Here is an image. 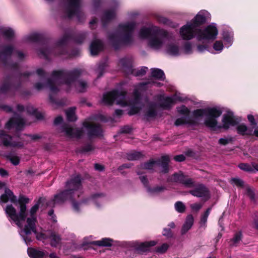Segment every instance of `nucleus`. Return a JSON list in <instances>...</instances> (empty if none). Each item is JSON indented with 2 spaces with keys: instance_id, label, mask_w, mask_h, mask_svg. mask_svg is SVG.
<instances>
[{
  "instance_id": "1",
  "label": "nucleus",
  "mask_w": 258,
  "mask_h": 258,
  "mask_svg": "<svg viewBox=\"0 0 258 258\" xmlns=\"http://www.w3.org/2000/svg\"><path fill=\"white\" fill-rule=\"evenodd\" d=\"M45 199L41 198L37 203L27 212L26 204L29 202V199L26 197H21L19 199L20 212L17 213L16 209L11 205L6 206L5 212L9 220L14 222L20 228L19 234L26 244L32 241L31 235L36 234V238L39 240L46 238L44 234L37 233L36 230L37 217L36 212L40 206L45 203Z\"/></svg>"
},
{
  "instance_id": "2",
  "label": "nucleus",
  "mask_w": 258,
  "mask_h": 258,
  "mask_svg": "<svg viewBox=\"0 0 258 258\" xmlns=\"http://www.w3.org/2000/svg\"><path fill=\"white\" fill-rule=\"evenodd\" d=\"M152 78L150 81L143 82L136 86L134 92V99L128 101L126 98L125 93L123 91H112L105 93L102 99V102L106 105H111L114 101L121 106H129L130 110L129 114L133 115L138 113L141 108L140 102V92L145 90L150 85L160 86L161 84L154 81L155 79L163 80L165 78L164 72L158 69L151 70Z\"/></svg>"
},
{
  "instance_id": "3",
  "label": "nucleus",
  "mask_w": 258,
  "mask_h": 258,
  "mask_svg": "<svg viewBox=\"0 0 258 258\" xmlns=\"http://www.w3.org/2000/svg\"><path fill=\"white\" fill-rule=\"evenodd\" d=\"M67 189L54 196V199L48 204L50 206L61 204L69 200L72 205L73 210L79 212L81 210V204L93 205L97 208H100L102 205L101 199L104 195L102 194H93L84 198L81 202L77 201L83 192L81 184V177L79 175L72 177L67 182Z\"/></svg>"
},
{
  "instance_id": "4",
  "label": "nucleus",
  "mask_w": 258,
  "mask_h": 258,
  "mask_svg": "<svg viewBox=\"0 0 258 258\" xmlns=\"http://www.w3.org/2000/svg\"><path fill=\"white\" fill-rule=\"evenodd\" d=\"M80 74L79 70H75L71 73L62 71H55L53 72L51 78L47 81L46 83L38 82L35 84V88L39 91L48 88L49 91V98L53 102L52 95L56 94L60 88H63L69 91L73 88L78 92H84L88 85L86 82L77 80L78 76Z\"/></svg>"
},
{
  "instance_id": "5",
  "label": "nucleus",
  "mask_w": 258,
  "mask_h": 258,
  "mask_svg": "<svg viewBox=\"0 0 258 258\" xmlns=\"http://www.w3.org/2000/svg\"><path fill=\"white\" fill-rule=\"evenodd\" d=\"M223 111V107L217 106L195 110L193 112V115L196 118L204 117V125L211 131L227 130L236 125L237 121L234 113L229 109L226 110L222 116L221 121H219V118Z\"/></svg>"
},
{
  "instance_id": "6",
  "label": "nucleus",
  "mask_w": 258,
  "mask_h": 258,
  "mask_svg": "<svg viewBox=\"0 0 258 258\" xmlns=\"http://www.w3.org/2000/svg\"><path fill=\"white\" fill-rule=\"evenodd\" d=\"M138 14L136 12L128 13L127 16L130 21L120 23L115 32L109 35V40L113 45H127L133 42V33L137 27V23L134 19Z\"/></svg>"
},
{
  "instance_id": "7",
  "label": "nucleus",
  "mask_w": 258,
  "mask_h": 258,
  "mask_svg": "<svg viewBox=\"0 0 258 258\" xmlns=\"http://www.w3.org/2000/svg\"><path fill=\"white\" fill-rule=\"evenodd\" d=\"M218 34L217 25L212 23L203 29H198L197 32V39L203 43L209 42L216 39Z\"/></svg>"
},
{
  "instance_id": "8",
  "label": "nucleus",
  "mask_w": 258,
  "mask_h": 258,
  "mask_svg": "<svg viewBox=\"0 0 258 258\" xmlns=\"http://www.w3.org/2000/svg\"><path fill=\"white\" fill-rule=\"evenodd\" d=\"M168 33L159 28V31L154 33L152 36L150 37L148 41V46L154 50H159L164 48L165 44L168 40Z\"/></svg>"
},
{
  "instance_id": "9",
  "label": "nucleus",
  "mask_w": 258,
  "mask_h": 258,
  "mask_svg": "<svg viewBox=\"0 0 258 258\" xmlns=\"http://www.w3.org/2000/svg\"><path fill=\"white\" fill-rule=\"evenodd\" d=\"M119 65L121 67L127 74H133L135 76H142L148 71V68L133 69V60L131 58L125 57L121 59L119 61Z\"/></svg>"
},
{
  "instance_id": "10",
  "label": "nucleus",
  "mask_w": 258,
  "mask_h": 258,
  "mask_svg": "<svg viewBox=\"0 0 258 258\" xmlns=\"http://www.w3.org/2000/svg\"><path fill=\"white\" fill-rule=\"evenodd\" d=\"M198 29L192 22L188 21L180 28L179 36L184 40H190L194 37L197 38Z\"/></svg>"
},
{
  "instance_id": "11",
  "label": "nucleus",
  "mask_w": 258,
  "mask_h": 258,
  "mask_svg": "<svg viewBox=\"0 0 258 258\" xmlns=\"http://www.w3.org/2000/svg\"><path fill=\"white\" fill-rule=\"evenodd\" d=\"M184 100V97L179 93H176L172 96H165L164 95L158 96L160 106L163 109H168L177 101H183Z\"/></svg>"
},
{
  "instance_id": "12",
  "label": "nucleus",
  "mask_w": 258,
  "mask_h": 258,
  "mask_svg": "<svg viewBox=\"0 0 258 258\" xmlns=\"http://www.w3.org/2000/svg\"><path fill=\"white\" fill-rule=\"evenodd\" d=\"M169 157L168 156H164L158 161H150L142 165V168L145 169H153L156 166L161 167V171L162 173H167L169 171L168 163Z\"/></svg>"
},
{
  "instance_id": "13",
  "label": "nucleus",
  "mask_w": 258,
  "mask_h": 258,
  "mask_svg": "<svg viewBox=\"0 0 258 258\" xmlns=\"http://www.w3.org/2000/svg\"><path fill=\"white\" fill-rule=\"evenodd\" d=\"M164 50L166 54L171 56H178L182 54V50L178 42L172 39L169 36Z\"/></svg>"
},
{
  "instance_id": "14",
  "label": "nucleus",
  "mask_w": 258,
  "mask_h": 258,
  "mask_svg": "<svg viewBox=\"0 0 258 258\" xmlns=\"http://www.w3.org/2000/svg\"><path fill=\"white\" fill-rule=\"evenodd\" d=\"M81 0H67V5L65 7L66 16L70 18L74 16H79L80 12Z\"/></svg>"
},
{
  "instance_id": "15",
  "label": "nucleus",
  "mask_w": 258,
  "mask_h": 258,
  "mask_svg": "<svg viewBox=\"0 0 258 258\" xmlns=\"http://www.w3.org/2000/svg\"><path fill=\"white\" fill-rule=\"evenodd\" d=\"M178 113L182 116L178 118L175 122V124L177 126L185 124L191 123V119L190 117V110L184 105H181L176 108Z\"/></svg>"
},
{
  "instance_id": "16",
  "label": "nucleus",
  "mask_w": 258,
  "mask_h": 258,
  "mask_svg": "<svg viewBox=\"0 0 258 258\" xmlns=\"http://www.w3.org/2000/svg\"><path fill=\"white\" fill-rule=\"evenodd\" d=\"M159 31V27L152 24H149L141 28L138 33V37L140 39H147L148 41L149 38L152 36L154 33H157Z\"/></svg>"
},
{
  "instance_id": "17",
  "label": "nucleus",
  "mask_w": 258,
  "mask_h": 258,
  "mask_svg": "<svg viewBox=\"0 0 258 258\" xmlns=\"http://www.w3.org/2000/svg\"><path fill=\"white\" fill-rule=\"evenodd\" d=\"M83 127L87 131L89 137L101 135V129L100 126L92 119L84 121Z\"/></svg>"
},
{
  "instance_id": "18",
  "label": "nucleus",
  "mask_w": 258,
  "mask_h": 258,
  "mask_svg": "<svg viewBox=\"0 0 258 258\" xmlns=\"http://www.w3.org/2000/svg\"><path fill=\"white\" fill-rule=\"evenodd\" d=\"M61 132L65 136L70 139L80 138L84 133L82 128H74L69 125L63 126Z\"/></svg>"
},
{
  "instance_id": "19",
  "label": "nucleus",
  "mask_w": 258,
  "mask_h": 258,
  "mask_svg": "<svg viewBox=\"0 0 258 258\" xmlns=\"http://www.w3.org/2000/svg\"><path fill=\"white\" fill-rule=\"evenodd\" d=\"M210 19V13L207 10H202L199 11L195 17L190 21L198 27Z\"/></svg>"
},
{
  "instance_id": "20",
  "label": "nucleus",
  "mask_w": 258,
  "mask_h": 258,
  "mask_svg": "<svg viewBox=\"0 0 258 258\" xmlns=\"http://www.w3.org/2000/svg\"><path fill=\"white\" fill-rule=\"evenodd\" d=\"M168 181L181 183L187 187H191L193 185L192 179L186 178L181 172L174 173L172 176L169 178Z\"/></svg>"
},
{
  "instance_id": "21",
  "label": "nucleus",
  "mask_w": 258,
  "mask_h": 258,
  "mask_svg": "<svg viewBox=\"0 0 258 258\" xmlns=\"http://www.w3.org/2000/svg\"><path fill=\"white\" fill-rule=\"evenodd\" d=\"M140 178L142 182L146 187L147 191L148 192V194L151 196L156 195L160 193L163 192L166 190L165 186L162 185L150 187L148 185V179L145 176H141L140 177Z\"/></svg>"
},
{
  "instance_id": "22",
  "label": "nucleus",
  "mask_w": 258,
  "mask_h": 258,
  "mask_svg": "<svg viewBox=\"0 0 258 258\" xmlns=\"http://www.w3.org/2000/svg\"><path fill=\"white\" fill-rule=\"evenodd\" d=\"M190 193L195 197L202 198L205 201L210 198L209 190L203 184L199 185L195 189L190 190Z\"/></svg>"
},
{
  "instance_id": "23",
  "label": "nucleus",
  "mask_w": 258,
  "mask_h": 258,
  "mask_svg": "<svg viewBox=\"0 0 258 258\" xmlns=\"http://www.w3.org/2000/svg\"><path fill=\"white\" fill-rule=\"evenodd\" d=\"M0 140L3 145L7 147H21L23 144L20 142H16L13 141L12 137L5 134L4 131L0 132Z\"/></svg>"
},
{
  "instance_id": "24",
  "label": "nucleus",
  "mask_w": 258,
  "mask_h": 258,
  "mask_svg": "<svg viewBox=\"0 0 258 258\" xmlns=\"http://www.w3.org/2000/svg\"><path fill=\"white\" fill-rule=\"evenodd\" d=\"M25 122L23 118L18 116H15L12 118L6 124V127L7 129H11L15 127L17 130H21Z\"/></svg>"
},
{
  "instance_id": "25",
  "label": "nucleus",
  "mask_w": 258,
  "mask_h": 258,
  "mask_svg": "<svg viewBox=\"0 0 258 258\" xmlns=\"http://www.w3.org/2000/svg\"><path fill=\"white\" fill-rule=\"evenodd\" d=\"M27 253L30 258H47L48 253L43 249L34 247H29Z\"/></svg>"
},
{
  "instance_id": "26",
  "label": "nucleus",
  "mask_w": 258,
  "mask_h": 258,
  "mask_svg": "<svg viewBox=\"0 0 258 258\" xmlns=\"http://www.w3.org/2000/svg\"><path fill=\"white\" fill-rule=\"evenodd\" d=\"M233 32L230 30H224L222 33V41L226 48L230 47L233 42Z\"/></svg>"
},
{
  "instance_id": "27",
  "label": "nucleus",
  "mask_w": 258,
  "mask_h": 258,
  "mask_svg": "<svg viewBox=\"0 0 258 258\" xmlns=\"http://www.w3.org/2000/svg\"><path fill=\"white\" fill-rule=\"evenodd\" d=\"M9 201L15 204L17 201V199L13 192L9 189L6 188L5 194L2 195L0 198V202L6 203Z\"/></svg>"
},
{
  "instance_id": "28",
  "label": "nucleus",
  "mask_w": 258,
  "mask_h": 258,
  "mask_svg": "<svg viewBox=\"0 0 258 258\" xmlns=\"http://www.w3.org/2000/svg\"><path fill=\"white\" fill-rule=\"evenodd\" d=\"M103 48L102 42L98 39L94 40L90 44V50L92 55H96Z\"/></svg>"
},
{
  "instance_id": "29",
  "label": "nucleus",
  "mask_w": 258,
  "mask_h": 258,
  "mask_svg": "<svg viewBox=\"0 0 258 258\" xmlns=\"http://www.w3.org/2000/svg\"><path fill=\"white\" fill-rule=\"evenodd\" d=\"M194 219L191 215H188L182 226L181 229V233L183 235L185 234L192 226L194 224Z\"/></svg>"
},
{
  "instance_id": "30",
  "label": "nucleus",
  "mask_w": 258,
  "mask_h": 258,
  "mask_svg": "<svg viewBox=\"0 0 258 258\" xmlns=\"http://www.w3.org/2000/svg\"><path fill=\"white\" fill-rule=\"evenodd\" d=\"M114 242V240L110 238H103L100 240L93 241L91 242L93 245L102 246L110 247L111 246Z\"/></svg>"
},
{
  "instance_id": "31",
  "label": "nucleus",
  "mask_w": 258,
  "mask_h": 258,
  "mask_svg": "<svg viewBox=\"0 0 258 258\" xmlns=\"http://www.w3.org/2000/svg\"><path fill=\"white\" fill-rule=\"evenodd\" d=\"M50 243L51 246L55 247H60L61 245V238L59 235L52 233L50 236Z\"/></svg>"
},
{
  "instance_id": "32",
  "label": "nucleus",
  "mask_w": 258,
  "mask_h": 258,
  "mask_svg": "<svg viewBox=\"0 0 258 258\" xmlns=\"http://www.w3.org/2000/svg\"><path fill=\"white\" fill-rule=\"evenodd\" d=\"M15 52V48L10 45L5 46L2 52H0V59L5 60Z\"/></svg>"
},
{
  "instance_id": "33",
  "label": "nucleus",
  "mask_w": 258,
  "mask_h": 258,
  "mask_svg": "<svg viewBox=\"0 0 258 258\" xmlns=\"http://www.w3.org/2000/svg\"><path fill=\"white\" fill-rule=\"evenodd\" d=\"M157 243L155 240L141 242L138 244L137 248L141 251H146L149 249L150 247L155 246Z\"/></svg>"
},
{
  "instance_id": "34",
  "label": "nucleus",
  "mask_w": 258,
  "mask_h": 258,
  "mask_svg": "<svg viewBox=\"0 0 258 258\" xmlns=\"http://www.w3.org/2000/svg\"><path fill=\"white\" fill-rule=\"evenodd\" d=\"M238 167L240 169L249 172L258 171V164L255 163H252L251 164L241 163L238 165Z\"/></svg>"
},
{
  "instance_id": "35",
  "label": "nucleus",
  "mask_w": 258,
  "mask_h": 258,
  "mask_svg": "<svg viewBox=\"0 0 258 258\" xmlns=\"http://www.w3.org/2000/svg\"><path fill=\"white\" fill-rule=\"evenodd\" d=\"M224 46L222 40H216L213 43L212 45L213 50H211L210 52L214 54L220 53L222 51Z\"/></svg>"
},
{
  "instance_id": "36",
  "label": "nucleus",
  "mask_w": 258,
  "mask_h": 258,
  "mask_svg": "<svg viewBox=\"0 0 258 258\" xmlns=\"http://www.w3.org/2000/svg\"><path fill=\"white\" fill-rule=\"evenodd\" d=\"M116 15V10L115 9L108 10L105 11L102 17V21L104 22L108 21L114 18Z\"/></svg>"
},
{
  "instance_id": "37",
  "label": "nucleus",
  "mask_w": 258,
  "mask_h": 258,
  "mask_svg": "<svg viewBox=\"0 0 258 258\" xmlns=\"http://www.w3.org/2000/svg\"><path fill=\"white\" fill-rule=\"evenodd\" d=\"M157 105L155 104H150L148 105V108L146 109V115L147 117H153L155 116L156 112V109Z\"/></svg>"
},
{
  "instance_id": "38",
  "label": "nucleus",
  "mask_w": 258,
  "mask_h": 258,
  "mask_svg": "<svg viewBox=\"0 0 258 258\" xmlns=\"http://www.w3.org/2000/svg\"><path fill=\"white\" fill-rule=\"evenodd\" d=\"M211 207L208 208L207 210L202 215L200 221V225L201 227H205L206 226L208 218L211 212Z\"/></svg>"
},
{
  "instance_id": "39",
  "label": "nucleus",
  "mask_w": 258,
  "mask_h": 258,
  "mask_svg": "<svg viewBox=\"0 0 258 258\" xmlns=\"http://www.w3.org/2000/svg\"><path fill=\"white\" fill-rule=\"evenodd\" d=\"M237 130L239 134L241 135H250L252 131L248 129L244 124H240L237 127Z\"/></svg>"
},
{
  "instance_id": "40",
  "label": "nucleus",
  "mask_w": 258,
  "mask_h": 258,
  "mask_svg": "<svg viewBox=\"0 0 258 258\" xmlns=\"http://www.w3.org/2000/svg\"><path fill=\"white\" fill-rule=\"evenodd\" d=\"M75 109L76 108L75 107H71L66 111L67 117L69 121H73L77 119L75 114Z\"/></svg>"
},
{
  "instance_id": "41",
  "label": "nucleus",
  "mask_w": 258,
  "mask_h": 258,
  "mask_svg": "<svg viewBox=\"0 0 258 258\" xmlns=\"http://www.w3.org/2000/svg\"><path fill=\"white\" fill-rule=\"evenodd\" d=\"M182 54L185 53L186 54H189L193 52V47L191 42H185L182 48Z\"/></svg>"
},
{
  "instance_id": "42",
  "label": "nucleus",
  "mask_w": 258,
  "mask_h": 258,
  "mask_svg": "<svg viewBox=\"0 0 258 258\" xmlns=\"http://www.w3.org/2000/svg\"><path fill=\"white\" fill-rule=\"evenodd\" d=\"M0 31L2 32L4 35L7 38H11L14 35L13 30L9 28H4L0 29Z\"/></svg>"
},
{
  "instance_id": "43",
  "label": "nucleus",
  "mask_w": 258,
  "mask_h": 258,
  "mask_svg": "<svg viewBox=\"0 0 258 258\" xmlns=\"http://www.w3.org/2000/svg\"><path fill=\"white\" fill-rule=\"evenodd\" d=\"M175 210L178 213H183L185 210V206L181 202H177L174 205Z\"/></svg>"
},
{
  "instance_id": "44",
  "label": "nucleus",
  "mask_w": 258,
  "mask_h": 258,
  "mask_svg": "<svg viewBox=\"0 0 258 258\" xmlns=\"http://www.w3.org/2000/svg\"><path fill=\"white\" fill-rule=\"evenodd\" d=\"M241 233L240 232H237L234 235L233 238L231 240V244L233 245H236L241 240Z\"/></svg>"
},
{
  "instance_id": "45",
  "label": "nucleus",
  "mask_w": 258,
  "mask_h": 258,
  "mask_svg": "<svg viewBox=\"0 0 258 258\" xmlns=\"http://www.w3.org/2000/svg\"><path fill=\"white\" fill-rule=\"evenodd\" d=\"M232 141V138L231 137H224L223 138H220L219 141L218 143L219 144L223 146H225L230 143H231Z\"/></svg>"
},
{
  "instance_id": "46",
  "label": "nucleus",
  "mask_w": 258,
  "mask_h": 258,
  "mask_svg": "<svg viewBox=\"0 0 258 258\" xmlns=\"http://www.w3.org/2000/svg\"><path fill=\"white\" fill-rule=\"evenodd\" d=\"M231 183L238 187H242L244 186V182L240 179L233 178L230 180Z\"/></svg>"
},
{
  "instance_id": "47",
  "label": "nucleus",
  "mask_w": 258,
  "mask_h": 258,
  "mask_svg": "<svg viewBox=\"0 0 258 258\" xmlns=\"http://www.w3.org/2000/svg\"><path fill=\"white\" fill-rule=\"evenodd\" d=\"M7 157L14 165H17L19 164L20 158L18 156L9 155Z\"/></svg>"
},
{
  "instance_id": "48",
  "label": "nucleus",
  "mask_w": 258,
  "mask_h": 258,
  "mask_svg": "<svg viewBox=\"0 0 258 258\" xmlns=\"http://www.w3.org/2000/svg\"><path fill=\"white\" fill-rule=\"evenodd\" d=\"M197 50L199 52L203 53L206 51H211V50L209 49L208 45L205 44H198L197 46Z\"/></svg>"
},
{
  "instance_id": "49",
  "label": "nucleus",
  "mask_w": 258,
  "mask_h": 258,
  "mask_svg": "<svg viewBox=\"0 0 258 258\" xmlns=\"http://www.w3.org/2000/svg\"><path fill=\"white\" fill-rule=\"evenodd\" d=\"M169 248V245L167 243H164L160 246L157 248V251L159 253H163L165 252Z\"/></svg>"
},
{
  "instance_id": "50",
  "label": "nucleus",
  "mask_w": 258,
  "mask_h": 258,
  "mask_svg": "<svg viewBox=\"0 0 258 258\" xmlns=\"http://www.w3.org/2000/svg\"><path fill=\"white\" fill-rule=\"evenodd\" d=\"M156 19L159 22L164 24H167L169 22V20L167 18L161 15H157Z\"/></svg>"
},
{
  "instance_id": "51",
  "label": "nucleus",
  "mask_w": 258,
  "mask_h": 258,
  "mask_svg": "<svg viewBox=\"0 0 258 258\" xmlns=\"http://www.w3.org/2000/svg\"><path fill=\"white\" fill-rule=\"evenodd\" d=\"M190 207L192 210L197 212L201 209L202 205L199 203H194L191 204Z\"/></svg>"
},
{
  "instance_id": "52",
  "label": "nucleus",
  "mask_w": 258,
  "mask_h": 258,
  "mask_svg": "<svg viewBox=\"0 0 258 258\" xmlns=\"http://www.w3.org/2000/svg\"><path fill=\"white\" fill-rule=\"evenodd\" d=\"M163 235L169 238L171 237L173 234L170 228H165L163 231Z\"/></svg>"
},
{
  "instance_id": "53",
  "label": "nucleus",
  "mask_w": 258,
  "mask_h": 258,
  "mask_svg": "<svg viewBox=\"0 0 258 258\" xmlns=\"http://www.w3.org/2000/svg\"><path fill=\"white\" fill-rule=\"evenodd\" d=\"M38 38V35L37 33H33L29 35L27 39L28 41H35L37 40Z\"/></svg>"
},
{
  "instance_id": "54",
  "label": "nucleus",
  "mask_w": 258,
  "mask_h": 258,
  "mask_svg": "<svg viewBox=\"0 0 258 258\" xmlns=\"http://www.w3.org/2000/svg\"><path fill=\"white\" fill-rule=\"evenodd\" d=\"M9 86L5 84L0 86V94L5 93L9 89Z\"/></svg>"
},
{
  "instance_id": "55",
  "label": "nucleus",
  "mask_w": 258,
  "mask_h": 258,
  "mask_svg": "<svg viewBox=\"0 0 258 258\" xmlns=\"http://www.w3.org/2000/svg\"><path fill=\"white\" fill-rule=\"evenodd\" d=\"M49 50L48 48H43L39 50V54L44 57H47Z\"/></svg>"
},
{
  "instance_id": "56",
  "label": "nucleus",
  "mask_w": 258,
  "mask_h": 258,
  "mask_svg": "<svg viewBox=\"0 0 258 258\" xmlns=\"http://www.w3.org/2000/svg\"><path fill=\"white\" fill-rule=\"evenodd\" d=\"M26 110L27 112L30 114H34L35 113L36 110L34 107L32 105H29L26 107Z\"/></svg>"
},
{
  "instance_id": "57",
  "label": "nucleus",
  "mask_w": 258,
  "mask_h": 258,
  "mask_svg": "<svg viewBox=\"0 0 258 258\" xmlns=\"http://www.w3.org/2000/svg\"><path fill=\"white\" fill-rule=\"evenodd\" d=\"M247 119H248V121L250 122L251 125H256V123L255 122L254 117L252 115H251V114L248 115Z\"/></svg>"
},
{
  "instance_id": "58",
  "label": "nucleus",
  "mask_w": 258,
  "mask_h": 258,
  "mask_svg": "<svg viewBox=\"0 0 258 258\" xmlns=\"http://www.w3.org/2000/svg\"><path fill=\"white\" fill-rule=\"evenodd\" d=\"M246 192L248 195L251 198L253 199L254 198V194L252 190V189L248 186H246L245 187Z\"/></svg>"
},
{
  "instance_id": "59",
  "label": "nucleus",
  "mask_w": 258,
  "mask_h": 258,
  "mask_svg": "<svg viewBox=\"0 0 258 258\" xmlns=\"http://www.w3.org/2000/svg\"><path fill=\"white\" fill-rule=\"evenodd\" d=\"M174 159L176 161L181 162V161H183V160H184L185 157L183 155H179L175 156L174 157Z\"/></svg>"
},
{
  "instance_id": "60",
  "label": "nucleus",
  "mask_w": 258,
  "mask_h": 258,
  "mask_svg": "<svg viewBox=\"0 0 258 258\" xmlns=\"http://www.w3.org/2000/svg\"><path fill=\"white\" fill-rule=\"evenodd\" d=\"M139 158V154L138 153H134L131 154L128 156V159L129 160H136Z\"/></svg>"
},
{
  "instance_id": "61",
  "label": "nucleus",
  "mask_w": 258,
  "mask_h": 258,
  "mask_svg": "<svg viewBox=\"0 0 258 258\" xmlns=\"http://www.w3.org/2000/svg\"><path fill=\"white\" fill-rule=\"evenodd\" d=\"M62 117L60 116H57L54 120V123L55 124L57 125L61 123L62 121Z\"/></svg>"
},
{
  "instance_id": "62",
  "label": "nucleus",
  "mask_w": 258,
  "mask_h": 258,
  "mask_svg": "<svg viewBox=\"0 0 258 258\" xmlns=\"http://www.w3.org/2000/svg\"><path fill=\"white\" fill-rule=\"evenodd\" d=\"M131 128L129 126H124L121 130V132L123 133H128L131 131Z\"/></svg>"
},
{
  "instance_id": "63",
  "label": "nucleus",
  "mask_w": 258,
  "mask_h": 258,
  "mask_svg": "<svg viewBox=\"0 0 258 258\" xmlns=\"http://www.w3.org/2000/svg\"><path fill=\"white\" fill-rule=\"evenodd\" d=\"M0 175L3 177H5L8 175V173L6 170L0 168Z\"/></svg>"
},
{
  "instance_id": "64",
  "label": "nucleus",
  "mask_w": 258,
  "mask_h": 258,
  "mask_svg": "<svg viewBox=\"0 0 258 258\" xmlns=\"http://www.w3.org/2000/svg\"><path fill=\"white\" fill-rule=\"evenodd\" d=\"M37 75L40 77H43L44 75V72L41 69H37L36 71Z\"/></svg>"
}]
</instances>
